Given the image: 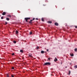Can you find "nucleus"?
Returning <instances> with one entry per match:
<instances>
[{
  "mask_svg": "<svg viewBox=\"0 0 77 77\" xmlns=\"http://www.w3.org/2000/svg\"><path fill=\"white\" fill-rule=\"evenodd\" d=\"M45 53V52L43 51H41V53L42 54H43V53Z\"/></svg>",
  "mask_w": 77,
  "mask_h": 77,
  "instance_id": "1a4fd4ad",
  "label": "nucleus"
},
{
  "mask_svg": "<svg viewBox=\"0 0 77 77\" xmlns=\"http://www.w3.org/2000/svg\"><path fill=\"white\" fill-rule=\"evenodd\" d=\"M6 14V12H3V13H2V15H5Z\"/></svg>",
  "mask_w": 77,
  "mask_h": 77,
  "instance_id": "20e7f679",
  "label": "nucleus"
},
{
  "mask_svg": "<svg viewBox=\"0 0 77 77\" xmlns=\"http://www.w3.org/2000/svg\"><path fill=\"white\" fill-rule=\"evenodd\" d=\"M12 69H14V67H12Z\"/></svg>",
  "mask_w": 77,
  "mask_h": 77,
  "instance_id": "c85d7f7f",
  "label": "nucleus"
},
{
  "mask_svg": "<svg viewBox=\"0 0 77 77\" xmlns=\"http://www.w3.org/2000/svg\"><path fill=\"white\" fill-rule=\"evenodd\" d=\"M70 55L71 56H74V54H70Z\"/></svg>",
  "mask_w": 77,
  "mask_h": 77,
  "instance_id": "9d476101",
  "label": "nucleus"
},
{
  "mask_svg": "<svg viewBox=\"0 0 77 77\" xmlns=\"http://www.w3.org/2000/svg\"><path fill=\"white\" fill-rule=\"evenodd\" d=\"M70 74H71V71H69V75H70Z\"/></svg>",
  "mask_w": 77,
  "mask_h": 77,
  "instance_id": "a211bd4d",
  "label": "nucleus"
},
{
  "mask_svg": "<svg viewBox=\"0 0 77 77\" xmlns=\"http://www.w3.org/2000/svg\"><path fill=\"white\" fill-rule=\"evenodd\" d=\"M43 5V6H46V5Z\"/></svg>",
  "mask_w": 77,
  "mask_h": 77,
  "instance_id": "473e14b6",
  "label": "nucleus"
},
{
  "mask_svg": "<svg viewBox=\"0 0 77 77\" xmlns=\"http://www.w3.org/2000/svg\"><path fill=\"white\" fill-rule=\"evenodd\" d=\"M32 20H30V21L29 22V24H32Z\"/></svg>",
  "mask_w": 77,
  "mask_h": 77,
  "instance_id": "0eeeda50",
  "label": "nucleus"
},
{
  "mask_svg": "<svg viewBox=\"0 0 77 77\" xmlns=\"http://www.w3.org/2000/svg\"><path fill=\"white\" fill-rule=\"evenodd\" d=\"M47 51H49L48 49H47Z\"/></svg>",
  "mask_w": 77,
  "mask_h": 77,
  "instance_id": "2f4dec72",
  "label": "nucleus"
},
{
  "mask_svg": "<svg viewBox=\"0 0 77 77\" xmlns=\"http://www.w3.org/2000/svg\"><path fill=\"white\" fill-rule=\"evenodd\" d=\"M74 27L76 29H77V26H74Z\"/></svg>",
  "mask_w": 77,
  "mask_h": 77,
  "instance_id": "4be33fe9",
  "label": "nucleus"
},
{
  "mask_svg": "<svg viewBox=\"0 0 77 77\" xmlns=\"http://www.w3.org/2000/svg\"><path fill=\"white\" fill-rule=\"evenodd\" d=\"M42 21H44V18H42Z\"/></svg>",
  "mask_w": 77,
  "mask_h": 77,
  "instance_id": "aec40b11",
  "label": "nucleus"
},
{
  "mask_svg": "<svg viewBox=\"0 0 77 77\" xmlns=\"http://www.w3.org/2000/svg\"><path fill=\"white\" fill-rule=\"evenodd\" d=\"M5 24H8V23H7V22H6Z\"/></svg>",
  "mask_w": 77,
  "mask_h": 77,
  "instance_id": "7c9ffc66",
  "label": "nucleus"
},
{
  "mask_svg": "<svg viewBox=\"0 0 77 77\" xmlns=\"http://www.w3.org/2000/svg\"><path fill=\"white\" fill-rule=\"evenodd\" d=\"M25 20H26V22H28V20H30V17H26V18H24Z\"/></svg>",
  "mask_w": 77,
  "mask_h": 77,
  "instance_id": "f03ea898",
  "label": "nucleus"
},
{
  "mask_svg": "<svg viewBox=\"0 0 77 77\" xmlns=\"http://www.w3.org/2000/svg\"><path fill=\"white\" fill-rule=\"evenodd\" d=\"M16 34H18V31L17 30H16Z\"/></svg>",
  "mask_w": 77,
  "mask_h": 77,
  "instance_id": "f8f14e48",
  "label": "nucleus"
},
{
  "mask_svg": "<svg viewBox=\"0 0 77 77\" xmlns=\"http://www.w3.org/2000/svg\"><path fill=\"white\" fill-rule=\"evenodd\" d=\"M55 25L57 26H59V24H58V23H57L56 22L55 23Z\"/></svg>",
  "mask_w": 77,
  "mask_h": 77,
  "instance_id": "423d86ee",
  "label": "nucleus"
},
{
  "mask_svg": "<svg viewBox=\"0 0 77 77\" xmlns=\"http://www.w3.org/2000/svg\"><path fill=\"white\" fill-rule=\"evenodd\" d=\"M20 52L21 53H23V51L22 50H20Z\"/></svg>",
  "mask_w": 77,
  "mask_h": 77,
  "instance_id": "4468645a",
  "label": "nucleus"
},
{
  "mask_svg": "<svg viewBox=\"0 0 77 77\" xmlns=\"http://www.w3.org/2000/svg\"><path fill=\"white\" fill-rule=\"evenodd\" d=\"M14 55H15V54H14V53H13L12 54V56H14Z\"/></svg>",
  "mask_w": 77,
  "mask_h": 77,
  "instance_id": "5701e85b",
  "label": "nucleus"
},
{
  "mask_svg": "<svg viewBox=\"0 0 77 77\" xmlns=\"http://www.w3.org/2000/svg\"><path fill=\"white\" fill-rule=\"evenodd\" d=\"M75 51H77V48H75Z\"/></svg>",
  "mask_w": 77,
  "mask_h": 77,
  "instance_id": "6ab92c4d",
  "label": "nucleus"
},
{
  "mask_svg": "<svg viewBox=\"0 0 77 77\" xmlns=\"http://www.w3.org/2000/svg\"><path fill=\"white\" fill-rule=\"evenodd\" d=\"M11 77H14V76L13 75H11Z\"/></svg>",
  "mask_w": 77,
  "mask_h": 77,
  "instance_id": "c756f323",
  "label": "nucleus"
},
{
  "mask_svg": "<svg viewBox=\"0 0 77 77\" xmlns=\"http://www.w3.org/2000/svg\"><path fill=\"white\" fill-rule=\"evenodd\" d=\"M29 57H31V58H32V57H33V56H32V54H29Z\"/></svg>",
  "mask_w": 77,
  "mask_h": 77,
  "instance_id": "7ed1b4c3",
  "label": "nucleus"
},
{
  "mask_svg": "<svg viewBox=\"0 0 77 77\" xmlns=\"http://www.w3.org/2000/svg\"><path fill=\"white\" fill-rule=\"evenodd\" d=\"M63 9H64V8Z\"/></svg>",
  "mask_w": 77,
  "mask_h": 77,
  "instance_id": "f704fd0d",
  "label": "nucleus"
},
{
  "mask_svg": "<svg viewBox=\"0 0 77 77\" xmlns=\"http://www.w3.org/2000/svg\"><path fill=\"white\" fill-rule=\"evenodd\" d=\"M50 59H51L50 58H48V60H50Z\"/></svg>",
  "mask_w": 77,
  "mask_h": 77,
  "instance_id": "a878e982",
  "label": "nucleus"
},
{
  "mask_svg": "<svg viewBox=\"0 0 77 77\" xmlns=\"http://www.w3.org/2000/svg\"><path fill=\"white\" fill-rule=\"evenodd\" d=\"M32 31H31L29 32V35H32Z\"/></svg>",
  "mask_w": 77,
  "mask_h": 77,
  "instance_id": "2eb2a0df",
  "label": "nucleus"
},
{
  "mask_svg": "<svg viewBox=\"0 0 77 77\" xmlns=\"http://www.w3.org/2000/svg\"><path fill=\"white\" fill-rule=\"evenodd\" d=\"M74 68H77V65H75L74 66Z\"/></svg>",
  "mask_w": 77,
  "mask_h": 77,
  "instance_id": "f3484780",
  "label": "nucleus"
},
{
  "mask_svg": "<svg viewBox=\"0 0 77 77\" xmlns=\"http://www.w3.org/2000/svg\"><path fill=\"white\" fill-rule=\"evenodd\" d=\"M35 20H38V19L37 18H36L35 19Z\"/></svg>",
  "mask_w": 77,
  "mask_h": 77,
  "instance_id": "cd10ccee",
  "label": "nucleus"
},
{
  "mask_svg": "<svg viewBox=\"0 0 77 77\" xmlns=\"http://www.w3.org/2000/svg\"><path fill=\"white\" fill-rule=\"evenodd\" d=\"M36 48L37 49H38L39 48V47L37 46Z\"/></svg>",
  "mask_w": 77,
  "mask_h": 77,
  "instance_id": "412c9836",
  "label": "nucleus"
},
{
  "mask_svg": "<svg viewBox=\"0 0 77 77\" xmlns=\"http://www.w3.org/2000/svg\"><path fill=\"white\" fill-rule=\"evenodd\" d=\"M51 63L50 62H47L44 64V65H50Z\"/></svg>",
  "mask_w": 77,
  "mask_h": 77,
  "instance_id": "f257e3e1",
  "label": "nucleus"
},
{
  "mask_svg": "<svg viewBox=\"0 0 77 77\" xmlns=\"http://www.w3.org/2000/svg\"><path fill=\"white\" fill-rule=\"evenodd\" d=\"M54 62H56L57 61V59L56 58V57L55 58V59H54Z\"/></svg>",
  "mask_w": 77,
  "mask_h": 77,
  "instance_id": "39448f33",
  "label": "nucleus"
},
{
  "mask_svg": "<svg viewBox=\"0 0 77 77\" xmlns=\"http://www.w3.org/2000/svg\"><path fill=\"white\" fill-rule=\"evenodd\" d=\"M6 19L7 20V21H9V18H6Z\"/></svg>",
  "mask_w": 77,
  "mask_h": 77,
  "instance_id": "9b49d317",
  "label": "nucleus"
},
{
  "mask_svg": "<svg viewBox=\"0 0 77 77\" xmlns=\"http://www.w3.org/2000/svg\"><path fill=\"white\" fill-rule=\"evenodd\" d=\"M66 68H67V67H66Z\"/></svg>",
  "mask_w": 77,
  "mask_h": 77,
  "instance_id": "72a5a7b5",
  "label": "nucleus"
},
{
  "mask_svg": "<svg viewBox=\"0 0 77 77\" xmlns=\"http://www.w3.org/2000/svg\"><path fill=\"white\" fill-rule=\"evenodd\" d=\"M35 20V18H33V19L32 20V21H33V20Z\"/></svg>",
  "mask_w": 77,
  "mask_h": 77,
  "instance_id": "bb28decb",
  "label": "nucleus"
},
{
  "mask_svg": "<svg viewBox=\"0 0 77 77\" xmlns=\"http://www.w3.org/2000/svg\"><path fill=\"white\" fill-rule=\"evenodd\" d=\"M7 77H9V75H8V74L7 75Z\"/></svg>",
  "mask_w": 77,
  "mask_h": 77,
  "instance_id": "393cba45",
  "label": "nucleus"
},
{
  "mask_svg": "<svg viewBox=\"0 0 77 77\" xmlns=\"http://www.w3.org/2000/svg\"><path fill=\"white\" fill-rule=\"evenodd\" d=\"M1 19H3V17H1Z\"/></svg>",
  "mask_w": 77,
  "mask_h": 77,
  "instance_id": "b1692460",
  "label": "nucleus"
},
{
  "mask_svg": "<svg viewBox=\"0 0 77 77\" xmlns=\"http://www.w3.org/2000/svg\"><path fill=\"white\" fill-rule=\"evenodd\" d=\"M13 42L14 43V44H16V42H16V41H13Z\"/></svg>",
  "mask_w": 77,
  "mask_h": 77,
  "instance_id": "dca6fc26",
  "label": "nucleus"
},
{
  "mask_svg": "<svg viewBox=\"0 0 77 77\" xmlns=\"http://www.w3.org/2000/svg\"><path fill=\"white\" fill-rule=\"evenodd\" d=\"M48 23H50V24L52 23V22H51V21H49L48 22Z\"/></svg>",
  "mask_w": 77,
  "mask_h": 77,
  "instance_id": "ddd939ff",
  "label": "nucleus"
},
{
  "mask_svg": "<svg viewBox=\"0 0 77 77\" xmlns=\"http://www.w3.org/2000/svg\"><path fill=\"white\" fill-rule=\"evenodd\" d=\"M7 17H10V18H11V15L10 14H9L7 16Z\"/></svg>",
  "mask_w": 77,
  "mask_h": 77,
  "instance_id": "6e6552de",
  "label": "nucleus"
}]
</instances>
